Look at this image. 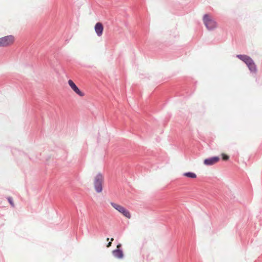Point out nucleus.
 Instances as JSON below:
<instances>
[{"instance_id": "4468645a", "label": "nucleus", "mask_w": 262, "mask_h": 262, "mask_svg": "<svg viewBox=\"0 0 262 262\" xmlns=\"http://www.w3.org/2000/svg\"><path fill=\"white\" fill-rule=\"evenodd\" d=\"M220 160V157L218 156H214V163L217 162Z\"/></svg>"}, {"instance_id": "ddd939ff", "label": "nucleus", "mask_w": 262, "mask_h": 262, "mask_svg": "<svg viewBox=\"0 0 262 262\" xmlns=\"http://www.w3.org/2000/svg\"><path fill=\"white\" fill-rule=\"evenodd\" d=\"M8 200L9 202V203L11 204V205L12 206V207H14V204L12 201V199L11 198H8Z\"/></svg>"}, {"instance_id": "9d476101", "label": "nucleus", "mask_w": 262, "mask_h": 262, "mask_svg": "<svg viewBox=\"0 0 262 262\" xmlns=\"http://www.w3.org/2000/svg\"><path fill=\"white\" fill-rule=\"evenodd\" d=\"M183 176L185 177L191 178V179H195L197 177L196 173L192 172H186L183 173Z\"/></svg>"}, {"instance_id": "0eeeda50", "label": "nucleus", "mask_w": 262, "mask_h": 262, "mask_svg": "<svg viewBox=\"0 0 262 262\" xmlns=\"http://www.w3.org/2000/svg\"><path fill=\"white\" fill-rule=\"evenodd\" d=\"M95 31L98 36L102 35L103 26L101 23H97L95 26Z\"/></svg>"}, {"instance_id": "9b49d317", "label": "nucleus", "mask_w": 262, "mask_h": 262, "mask_svg": "<svg viewBox=\"0 0 262 262\" xmlns=\"http://www.w3.org/2000/svg\"><path fill=\"white\" fill-rule=\"evenodd\" d=\"M204 164L206 165H213V158L206 159L204 161Z\"/></svg>"}, {"instance_id": "f8f14e48", "label": "nucleus", "mask_w": 262, "mask_h": 262, "mask_svg": "<svg viewBox=\"0 0 262 262\" xmlns=\"http://www.w3.org/2000/svg\"><path fill=\"white\" fill-rule=\"evenodd\" d=\"M222 159L224 161H227L229 159V156L226 154H223L221 155Z\"/></svg>"}, {"instance_id": "7ed1b4c3", "label": "nucleus", "mask_w": 262, "mask_h": 262, "mask_svg": "<svg viewBox=\"0 0 262 262\" xmlns=\"http://www.w3.org/2000/svg\"><path fill=\"white\" fill-rule=\"evenodd\" d=\"M13 35H7L0 38V47H6L12 45L15 41Z\"/></svg>"}, {"instance_id": "20e7f679", "label": "nucleus", "mask_w": 262, "mask_h": 262, "mask_svg": "<svg viewBox=\"0 0 262 262\" xmlns=\"http://www.w3.org/2000/svg\"><path fill=\"white\" fill-rule=\"evenodd\" d=\"M68 82L71 89L77 95L80 97H83L84 96V93L79 89V88L76 86V85L72 80H69Z\"/></svg>"}, {"instance_id": "1a4fd4ad", "label": "nucleus", "mask_w": 262, "mask_h": 262, "mask_svg": "<svg viewBox=\"0 0 262 262\" xmlns=\"http://www.w3.org/2000/svg\"><path fill=\"white\" fill-rule=\"evenodd\" d=\"M236 57L243 61L245 64L252 59L250 56L245 54L237 55Z\"/></svg>"}, {"instance_id": "f257e3e1", "label": "nucleus", "mask_w": 262, "mask_h": 262, "mask_svg": "<svg viewBox=\"0 0 262 262\" xmlns=\"http://www.w3.org/2000/svg\"><path fill=\"white\" fill-rule=\"evenodd\" d=\"M110 204L115 209L117 210L126 218L128 219L131 218L130 212L123 206L114 202H111Z\"/></svg>"}, {"instance_id": "f03ea898", "label": "nucleus", "mask_w": 262, "mask_h": 262, "mask_svg": "<svg viewBox=\"0 0 262 262\" xmlns=\"http://www.w3.org/2000/svg\"><path fill=\"white\" fill-rule=\"evenodd\" d=\"M103 180V176L100 173H98L94 178V187L98 193H100L102 191V183Z\"/></svg>"}, {"instance_id": "2eb2a0df", "label": "nucleus", "mask_w": 262, "mask_h": 262, "mask_svg": "<svg viewBox=\"0 0 262 262\" xmlns=\"http://www.w3.org/2000/svg\"><path fill=\"white\" fill-rule=\"evenodd\" d=\"M112 245V242H110L108 243V244L107 245V247H110Z\"/></svg>"}, {"instance_id": "dca6fc26", "label": "nucleus", "mask_w": 262, "mask_h": 262, "mask_svg": "<svg viewBox=\"0 0 262 262\" xmlns=\"http://www.w3.org/2000/svg\"><path fill=\"white\" fill-rule=\"evenodd\" d=\"M217 24L215 21H214V26L213 27L215 28L216 27Z\"/></svg>"}, {"instance_id": "6e6552de", "label": "nucleus", "mask_w": 262, "mask_h": 262, "mask_svg": "<svg viewBox=\"0 0 262 262\" xmlns=\"http://www.w3.org/2000/svg\"><path fill=\"white\" fill-rule=\"evenodd\" d=\"M121 247V245H118L117 248L119 249ZM114 256L117 258H122L123 257V253L122 251L119 249H116L113 251Z\"/></svg>"}, {"instance_id": "39448f33", "label": "nucleus", "mask_w": 262, "mask_h": 262, "mask_svg": "<svg viewBox=\"0 0 262 262\" xmlns=\"http://www.w3.org/2000/svg\"><path fill=\"white\" fill-rule=\"evenodd\" d=\"M248 69L252 74H256L257 73V66L254 63L253 60L251 59L246 64Z\"/></svg>"}, {"instance_id": "423d86ee", "label": "nucleus", "mask_w": 262, "mask_h": 262, "mask_svg": "<svg viewBox=\"0 0 262 262\" xmlns=\"http://www.w3.org/2000/svg\"><path fill=\"white\" fill-rule=\"evenodd\" d=\"M203 21L206 28L208 30H211L213 27V23L211 17L207 14H205L203 17Z\"/></svg>"}, {"instance_id": "f3484780", "label": "nucleus", "mask_w": 262, "mask_h": 262, "mask_svg": "<svg viewBox=\"0 0 262 262\" xmlns=\"http://www.w3.org/2000/svg\"><path fill=\"white\" fill-rule=\"evenodd\" d=\"M111 242L113 241H114V238H112L111 239Z\"/></svg>"}]
</instances>
